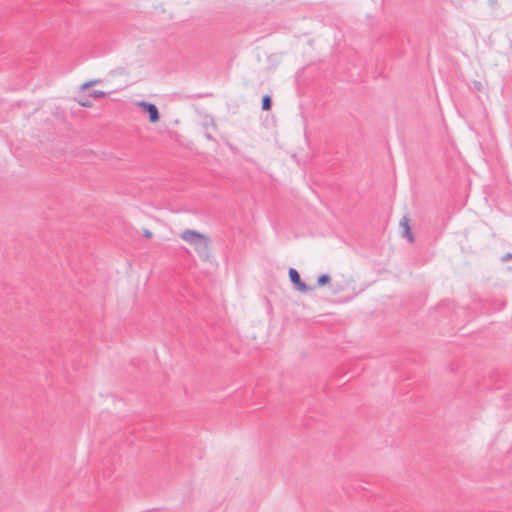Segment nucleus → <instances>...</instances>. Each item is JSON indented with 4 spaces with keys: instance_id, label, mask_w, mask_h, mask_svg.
I'll use <instances>...</instances> for the list:
<instances>
[{
    "instance_id": "1",
    "label": "nucleus",
    "mask_w": 512,
    "mask_h": 512,
    "mask_svg": "<svg viewBox=\"0 0 512 512\" xmlns=\"http://www.w3.org/2000/svg\"><path fill=\"white\" fill-rule=\"evenodd\" d=\"M180 237L190 244L199 243L203 250L207 251L210 249V238L196 230L186 229L181 233Z\"/></svg>"
},
{
    "instance_id": "2",
    "label": "nucleus",
    "mask_w": 512,
    "mask_h": 512,
    "mask_svg": "<svg viewBox=\"0 0 512 512\" xmlns=\"http://www.w3.org/2000/svg\"><path fill=\"white\" fill-rule=\"evenodd\" d=\"M288 276L291 284L297 291L302 293H308L312 291L313 288L301 280V276L295 268H289Z\"/></svg>"
},
{
    "instance_id": "3",
    "label": "nucleus",
    "mask_w": 512,
    "mask_h": 512,
    "mask_svg": "<svg viewBox=\"0 0 512 512\" xmlns=\"http://www.w3.org/2000/svg\"><path fill=\"white\" fill-rule=\"evenodd\" d=\"M138 106L143 112L148 114V118L151 123H157L160 120V113L155 104L147 101H140Z\"/></svg>"
},
{
    "instance_id": "4",
    "label": "nucleus",
    "mask_w": 512,
    "mask_h": 512,
    "mask_svg": "<svg viewBox=\"0 0 512 512\" xmlns=\"http://www.w3.org/2000/svg\"><path fill=\"white\" fill-rule=\"evenodd\" d=\"M409 222L410 220L408 216H403V218L400 220V227L402 228V237L407 239L409 243H413L415 238Z\"/></svg>"
},
{
    "instance_id": "5",
    "label": "nucleus",
    "mask_w": 512,
    "mask_h": 512,
    "mask_svg": "<svg viewBox=\"0 0 512 512\" xmlns=\"http://www.w3.org/2000/svg\"><path fill=\"white\" fill-rule=\"evenodd\" d=\"M272 108V97L271 95H264L261 100V109L263 111H269Z\"/></svg>"
},
{
    "instance_id": "6",
    "label": "nucleus",
    "mask_w": 512,
    "mask_h": 512,
    "mask_svg": "<svg viewBox=\"0 0 512 512\" xmlns=\"http://www.w3.org/2000/svg\"><path fill=\"white\" fill-rule=\"evenodd\" d=\"M331 280V277L329 274L327 273H323V274H320L318 277H317V285L319 287H323L325 285H327Z\"/></svg>"
},
{
    "instance_id": "7",
    "label": "nucleus",
    "mask_w": 512,
    "mask_h": 512,
    "mask_svg": "<svg viewBox=\"0 0 512 512\" xmlns=\"http://www.w3.org/2000/svg\"><path fill=\"white\" fill-rule=\"evenodd\" d=\"M108 94H109L108 92H104V91H100V90H91V91H89L88 96L97 99V98H103V97L107 96Z\"/></svg>"
},
{
    "instance_id": "8",
    "label": "nucleus",
    "mask_w": 512,
    "mask_h": 512,
    "mask_svg": "<svg viewBox=\"0 0 512 512\" xmlns=\"http://www.w3.org/2000/svg\"><path fill=\"white\" fill-rule=\"evenodd\" d=\"M99 82H100V80H98V79H94V80L87 81V82H85V83H83V84L81 85V91H85V90H87L88 88H90L91 86H93V85H95V84H97V83H99Z\"/></svg>"
},
{
    "instance_id": "9",
    "label": "nucleus",
    "mask_w": 512,
    "mask_h": 512,
    "mask_svg": "<svg viewBox=\"0 0 512 512\" xmlns=\"http://www.w3.org/2000/svg\"><path fill=\"white\" fill-rule=\"evenodd\" d=\"M473 88L477 92H482L485 88V85L480 81H474L473 82Z\"/></svg>"
},
{
    "instance_id": "10",
    "label": "nucleus",
    "mask_w": 512,
    "mask_h": 512,
    "mask_svg": "<svg viewBox=\"0 0 512 512\" xmlns=\"http://www.w3.org/2000/svg\"><path fill=\"white\" fill-rule=\"evenodd\" d=\"M78 104H79L80 106H82V107H87V108H89V107H91V106H92V103H91V101H90V100H88V99H82V98H79V99H78Z\"/></svg>"
},
{
    "instance_id": "11",
    "label": "nucleus",
    "mask_w": 512,
    "mask_h": 512,
    "mask_svg": "<svg viewBox=\"0 0 512 512\" xmlns=\"http://www.w3.org/2000/svg\"><path fill=\"white\" fill-rule=\"evenodd\" d=\"M143 235L147 239H151L153 237V233L150 230H148V229L144 230Z\"/></svg>"
},
{
    "instance_id": "12",
    "label": "nucleus",
    "mask_w": 512,
    "mask_h": 512,
    "mask_svg": "<svg viewBox=\"0 0 512 512\" xmlns=\"http://www.w3.org/2000/svg\"><path fill=\"white\" fill-rule=\"evenodd\" d=\"M488 4L492 9H495L498 5L497 0H488Z\"/></svg>"
},
{
    "instance_id": "13",
    "label": "nucleus",
    "mask_w": 512,
    "mask_h": 512,
    "mask_svg": "<svg viewBox=\"0 0 512 512\" xmlns=\"http://www.w3.org/2000/svg\"><path fill=\"white\" fill-rule=\"evenodd\" d=\"M511 259H512V253H506L501 258L502 261H508V260H511Z\"/></svg>"
},
{
    "instance_id": "14",
    "label": "nucleus",
    "mask_w": 512,
    "mask_h": 512,
    "mask_svg": "<svg viewBox=\"0 0 512 512\" xmlns=\"http://www.w3.org/2000/svg\"><path fill=\"white\" fill-rule=\"evenodd\" d=\"M205 137H206V139H207V140H209V141H216V140H215V138L212 136V134H211V133H209V132H206V133H205Z\"/></svg>"
},
{
    "instance_id": "15",
    "label": "nucleus",
    "mask_w": 512,
    "mask_h": 512,
    "mask_svg": "<svg viewBox=\"0 0 512 512\" xmlns=\"http://www.w3.org/2000/svg\"><path fill=\"white\" fill-rule=\"evenodd\" d=\"M208 96H211V94L210 93H200V94L196 95L197 98H203V97H208Z\"/></svg>"
}]
</instances>
